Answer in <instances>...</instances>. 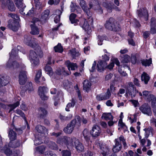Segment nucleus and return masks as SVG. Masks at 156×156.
I'll return each instance as SVG.
<instances>
[{"instance_id": "obj_1", "label": "nucleus", "mask_w": 156, "mask_h": 156, "mask_svg": "<svg viewBox=\"0 0 156 156\" xmlns=\"http://www.w3.org/2000/svg\"><path fill=\"white\" fill-rule=\"evenodd\" d=\"M81 120L80 116H76L74 119L72 120L71 123L68 124L64 128V131L66 133L70 134L73 132L75 126L78 127L80 126Z\"/></svg>"}, {"instance_id": "obj_2", "label": "nucleus", "mask_w": 156, "mask_h": 156, "mask_svg": "<svg viewBox=\"0 0 156 156\" xmlns=\"http://www.w3.org/2000/svg\"><path fill=\"white\" fill-rule=\"evenodd\" d=\"M17 55V53L14 49L12 50L10 53V58L6 64V67L9 68H15L18 67L19 64L16 62H13L12 58L16 57Z\"/></svg>"}, {"instance_id": "obj_3", "label": "nucleus", "mask_w": 156, "mask_h": 156, "mask_svg": "<svg viewBox=\"0 0 156 156\" xmlns=\"http://www.w3.org/2000/svg\"><path fill=\"white\" fill-rule=\"evenodd\" d=\"M143 96L147 98L148 100L152 101V106L153 108V110L154 115L156 116V98L153 95L151 94L150 92L147 91H143Z\"/></svg>"}, {"instance_id": "obj_4", "label": "nucleus", "mask_w": 156, "mask_h": 156, "mask_svg": "<svg viewBox=\"0 0 156 156\" xmlns=\"http://www.w3.org/2000/svg\"><path fill=\"white\" fill-rule=\"evenodd\" d=\"M119 141L123 143L124 147L126 146V144L125 141V140L123 136H121L119 138L116 139L115 140V144L112 149L113 151L115 153L119 152L122 148V146L119 142Z\"/></svg>"}, {"instance_id": "obj_5", "label": "nucleus", "mask_w": 156, "mask_h": 156, "mask_svg": "<svg viewBox=\"0 0 156 156\" xmlns=\"http://www.w3.org/2000/svg\"><path fill=\"white\" fill-rule=\"evenodd\" d=\"M73 137L71 138L69 137L64 136L62 138H58L57 139V143L61 144H66L70 146L73 145Z\"/></svg>"}, {"instance_id": "obj_6", "label": "nucleus", "mask_w": 156, "mask_h": 156, "mask_svg": "<svg viewBox=\"0 0 156 156\" xmlns=\"http://www.w3.org/2000/svg\"><path fill=\"white\" fill-rule=\"evenodd\" d=\"M125 88L126 93H128L132 97L135 96L136 91V89L134 88L132 82H129L127 83L126 85Z\"/></svg>"}, {"instance_id": "obj_7", "label": "nucleus", "mask_w": 156, "mask_h": 156, "mask_svg": "<svg viewBox=\"0 0 156 156\" xmlns=\"http://www.w3.org/2000/svg\"><path fill=\"white\" fill-rule=\"evenodd\" d=\"M24 41L26 44L33 48H34L36 45V40L34 38H31L27 35L24 36Z\"/></svg>"}, {"instance_id": "obj_8", "label": "nucleus", "mask_w": 156, "mask_h": 156, "mask_svg": "<svg viewBox=\"0 0 156 156\" xmlns=\"http://www.w3.org/2000/svg\"><path fill=\"white\" fill-rule=\"evenodd\" d=\"M140 110L144 114L149 116L151 115L152 112L150 106L147 104H144L142 105L140 108Z\"/></svg>"}, {"instance_id": "obj_9", "label": "nucleus", "mask_w": 156, "mask_h": 156, "mask_svg": "<svg viewBox=\"0 0 156 156\" xmlns=\"http://www.w3.org/2000/svg\"><path fill=\"white\" fill-rule=\"evenodd\" d=\"M30 58L31 63L36 66L39 63V59L35 51H30Z\"/></svg>"}, {"instance_id": "obj_10", "label": "nucleus", "mask_w": 156, "mask_h": 156, "mask_svg": "<svg viewBox=\"0 0 156 156\" xmlns=\"http://www.w3.org/2000/svg\"><path fill=\"white\" fill-rule=\"evenodd\" d=\"M39 21V19L37 18H34L32 20V24L30 25L31 31V34L34 35L38 34L39 33V30L36 26L35 23Z\"/></svg>"}, {"instance_id": "obj_11", "label": "nucleus", "mask_w": 156, "mask_h": 156, "mask_svg": "<svg viewBox=\"0 0 156 156\" xmlns=\"http://www.w3.org/2000/svg\"><path fill=\"white\" fill-rule=\"evenodd\" d=\"M73 144L72 146H75L77 150L79 151H82L84 149V147L82 144L80 142L78 139L73 137Z\"/></svg>"}, {"instance_id": "obj_12", "label": "nucleus", "mask_w": 156, "mask_h": 156, "mask_svg": "<svg viewBox=\"0 0 156 156\" xmlns=\"http://www.w3.org/2000/svg\"><path fill=\"white\" fill-rule=\"evenodd\" d=\"M100 147L101 150V153L103 156H110L109 148L105 144H101Z\"/></svg>"}, {"instance_id": "obj_13", "label": "nucleus", "mask_w": 156, "mask_h": 156, "mask_svg": "<svg viewBox=\"0 0 156 156\" xmlns=\"http://www.w3.org/2000/svg\"><path fill=\"white\" fill-rule=\"evenodd\" d=\"M101 133L100 127L97 125L94 126L90 131V133L93 137H96L99 136Z\"/></svg>"}, {"instance_id": "obj_14", "label": "nucleus", "mask_w": 156, "mask_h": 156, "mask_svg": "<svg viewBox=\"0 0 156 156\" xmlns=\"http://www.w3.org/2000/svg\"><path fill=\"white\" fill-rule=\"evenodd\" d=\"M115 20L112 18H110L106 22L105 24V27L107 29L112 30L115 27Z\"/></svg>"}, {"instance_id": "obj_15", "label": "nucleus", "mask_w": 156, "mask_h": 156, "mask_svg": "<svg viewBox=\"0 0 156 156\" xmlns=\"http://www.w3.org/2000/svg\"><path fill=\"white\" fill-rule=\"evenodd\" d=\"M27 76L26 73L25 71L20 72L19 75V82L20 84H24L26 81Z\"/></svg>"}, {"instance_id": "obj_16", "label": "nucleus", "mask_w": 156, "mask_h": 156, "mask_svg": "<svg viewBox=\"0 0 156 156\" xmlns=\"http://www.w3.org/2000/svg\"><path fill=\"white\" fill-rule=\"evenodd\" d=\"M114 63L116 65L119 66V62L117 58H113L111 59V62L109 65L107 66L106 68L110 70L112 69L114 66Z\"/></svg>"}, {"instance_id": "obj_17", "label": "nucleus", "mask_w": 156, "mask_h": 156, "mask_svg": "<svg viewBox=\"0 0 156 156\" xmlns=\"http://www.w3.org/2000/svg\"><path fill=\"white\" fill-rule=\"evenodd\" d=\"M35 129L37 131L41 133L46 135L48 133V130L44 126L41 125H38L35 127Z\"/></svg>"}, {"instance_id": "obj_18", "label": "nucleus", "mask_w": 156, "mask_h": 156, "mask_svg": "<svg viewBox=\"0 0 156 156\" xmlns=\"http://www.w3.org/2000/svg\"><path fill=\"white\" fill-rule=\"evenodd\" d=\"M89 6L90 8H91L93 6H95L94 7L95 9L99 10L100 12H102V10L100 6V5L98 1L94 0H91L89 3Z\"/></svg>"}, {"instance_id": "obj_19", "label": "nucleus", "mask_w": 156, "mask_h": 156, "mask_svg": "<svg viewBox=\"0 0 156 156\" xmlns=\"http://www.w3.org/2000/svg\"><path fill=\"white\" fill-rule=\"evenodd\" d=\"M19 23L16 21H14V22L11 24L9 23L7 27L9 29H11L13 31H16L18 30L19 27Z\"/></svg>"}, {"instance_id": "obj_20", "label": "nucleus", "mask_w": 156, "mask_h": 156, "mask_svg": "<svg viewBox=\"0 0 156 156\" xmlns=\"http://www.w3.org/2000/svg\"><path fill=\"white\" fill-rule=\"evenodd\" d=\"M9 82V77L4 76H0V87L7 84Z\"/></svg>"}, {"instance_id": "obj_21", "label": "nucleus", "mask_w": 156, "mask_h": 156, "mask_svg": "<svg viewBox=\"0 0 156 156\" xmlns=\"http://www.w3.org/2000/svg\"><path fill=\"white\" fill-rule=\"evenodd\" d=\"M151 32L152 34L156 33V21L154 18H152L151 20Z\"/></svg>"}, {"instance_id": "obj_22", "label": "nucleus", "mask_w": 156, "mask_h": 156, "mask_svg": "<svg viewBox=\"0 0 156 156\" xmlns=\"http://www.w3.org/2000/svg\"><path fill=\"white\" fill-rule=\"evenodd\" d=\"M83 21H84V22L82 26V27L85 31L87 32L88 34H89L91 32L90 28L87 22V21L85 20H83Z\"/></svg>"}, {"instance_id": "obj_23", "label": "nucleus", "mask_w": 156, "mask_h": 156, "mask_svg": "<svg viewBox=\"0 0 156 156\" xmlns=\"http://www.w3.org/2000/svg\"><path fill=\"white\" fill-rule=\"evenodd\" d=\"M38 111L39 116L41 118H43L48 113L47 110L45 108L43 107L40 108L38 110Z\"/></svg>"}, {"instance_id": "obj_24", "label": "nucleus", "mask_w": 156, "mask_h": 156, "mask_svg": "<svg viewBox=\"0 0 156 156\" xmlns=\"http://www.w3.org/2000/svg\"><path fill=\"white\" fill-rule=\"evenodd\" d=\"M106 63L101 60H99L97 64V70L101 72L104 70V67L106 65Z\"/></svg>"}, {"instance_id": "obj_25", "label": "nucleus", "mask_w": 156, "mask_h": 156, "mask_svg": "<svg viewBox=\"0 0 156 156\" xmlns=\"http://www.w3.org/2000/svg\"><path fill=\"white\" fill-rule=\"evenodd\" d=\"M101 118L106 120H113V117L111 113H103Z\"/></svg>"}, {"instance_id": "obj_26", "label": "nucleus", "mask_w": 156, "mask_h": 156, "mask_svg": "<svg viewBox=\"0 0 156 156\" xmlns=\"http://www.w3.org/2000/svg\"><path fill=\"white\" fill-rule=\"evenodd\" d=\"M66 65L67 66L68 69L70 70V69L71 68L72 70H74L75 69L77 68V66L76 63H71L69 61H68L65 62Z\"/></svg>"}, {"instance_id": "obj_27", "label": "nucleus", "mask_w": 156, "mask_h": 156, "mask_svg": "<svg viewBox=\"0 0 156 156\" xmlns=\"http://www.w3.org/2000/svg\"><path fill=\"white\" fill-rule=\"evenodd\" d=\"M149 76L146 73L144 72L141 75L142 81H144L145 84H147L150 80Z\"/></svg>"}, {"instance_id": "obj_28", "label": "nucleus", "mask_w": 156, "mask_h": 156, "mask_svg": "<svg viewBox=\"0 0 156 156\" xmlns=\"http://www.w3.org/2000/svg\"><path fill=\"white\" fill-rule=\"evenodd\" d=\"M7 5L8 9L11 11H14L15 10V7L12 1L10 0H7Z\"/></svg>"}, {"instance_id": "obj_29", "label": "nucleus", "mask_w": 156, "mask_h": 156, "mask_svg": "<svg viewBox=\"0 0 156 156\" xmlns=\"http://www.w3.org/2000/svg\"><path fill=\"white\" fill-rule=\"evenodd\" d=\"M83 84L84 90L88 91L91 86L90 82L88 80H85L84 81Z\"/></svg>"}, {"instance_id": "obj_30", "label": "nucleus", "mask_w": 156, "mask_h": 156, "mask_svg": "<svg viewBox=\"0 0 156 156\" xmlns=\"http://www.w3.org/2000/svg\"><path fill=\"white\" fill-rule=\"evenodd\" d=\"M105 6L108 9V11L109 12L111 11V10L112 8L115 9L116 11H120V9L119 7L112 5V4L111 3H109L107 5L106 4V5Z\"/></svg>"}, {"instance_id": "obj_31", "label": "nucleus", "mask_w": 156, "mask_h": 156, "mask_svg": "<svg viewBox=\"0 0 156 156\" xmlns=\"http://www.w3.org/2000/svg\"><path fill=\"white\" fill-rule=\"evenodd\" d=\"M9 137L10 140L12 141L16 139V134L12 130H10L9 132Z\"/></svg>"}, {"instance_id": "obj_32", "label": "nucleus", "mask_w": 156, "mask_h": 156, "mask_svg": "<svg viewBox=\"0 0 156 156\" xmlns=\"http://www.w3.org/2000/svg\"><path fill=\"white\" fill-rule=\"evenodd\" d=\"M83 134L84 138L87 142H88L90 140V136L88 131L87 129H84L83 132Z\"/></svg>"}, {"instance_id": "obj_33", "label": "nucleus", "mask_w": 156, "mask_h": 156, "mask_svg": "<svg viewBox=\"0 0 156 156\" xmlns=\"http://www.w3.org/2000/svg\"><path fill=\"white\" fill-rule=\"evenodd\" d=\"M20 142L18 140L16 141L10 142L8 145V146L12 148H16L20 146Z\"/></svg>"}, {"instance_id": "obj_34", "label": "nucleus", "mask_w": 156, "mask_h": 156, "mask_svg": "<svg viewBox=\"0 0 156 156\" xmlns=\"http://www.w3.org/2000/svg\"><path fill=\"white\" fill-rule=\"evenodd\" d=\"M49 11L48 10H47L43 12L42 14L41 19L42 20H46L48 19Z\"/></svg>"}, {"instance_id": "obj_35", "label": "nucleus", "mask_w": 156, "mask_h": 156, "mask_svg": "<svg viewBox=\"0 0 156 156\" xmlns=\"http://www.w3.org/2000/svg\"><path fill=\"white\" fill-rule=\"evenodd\" d=\"M142 65L145 66H149L152 63L151 59V58L147 59H143L141 60Z\"/></svg>"}, {"instance_id": "obj_36", "label": "nucleus", "mask_w": 156, "mask_h": 156, "mask_svg": "<svg viewBox=\"0 0 156 156\" xmlns=\"http://www.w3.org/2000/svg\"><path fill=\"white\" fill-rule=\"evenodd\" d=\"M2 150V151L7 156H10L12 154L11 150L8 148L7 146H5Z\"/></svg>"}, {"instance_id": "obj_37", "label": "nucleus", "mask_w": 156, "mask_h": 156, "mask_svg": "<svg viewBox=\"0 0 156 156\" xmlns=\"http://www.w3.org/2000/svg\"><path fill=\"white\" fill-rule=\"evenodd\" d=\"M138 15L141 17H142L144 16L146 20L148 16V13L146 9H143V11H142L141 12H140V11H138Z\"/></svg>"}, {"instance_id": "obj_38", "label": "nucleus", "mask_w": 156, "mask_h": 156, "mask_svg": "<svg viewBox=\"0 0 156 156\" xmlns=\"http://www.w3.org/2000/svg\"><path fill=\"white\" fill-rule=\"evenodd\" d=\"M68 54L69 55L71 56L73 58L78 56L79 54L76 52L75 51V48H73L69 51Z\"/></svg>"}, {"instance_id": "obj_39", "label": "nucleus", "mask_w": 156, "mask_h": 156, "mask_svg": "<svg viewBox=\"0 0 156 156\" xmlns=\"http://www.w3.org/2000/svg\"><path fill=\"white\" fill-rule=\"evenodd\" d=\"M76 16V14L74 13L71 14L69 17V20L72 23H77L78 20L75 19Z\"/></svg>"}, {"instance_id": "obj_40", "label": "nucleus", "mask_w": 156, "mask_h": 156, "mask_svg": "<svg viewBox=\"0 0 156 156\" xmlns=\"http://www.w3.org/2000/svg\"><path fill=\"white\" fill-rule=\"evenodd\" d=\"M16 4L17 7L20 9L23 7H26L23 2V0H16Z\"/></svg>"}, {"instance_id": "obj_41", "label": "nucleus", "mask_w": 156, "mask_h": 156, "mask_svg": "<svg viewBox=\"0 0 156 156\" xmlns=\"http://www.w3.org/2000/svg\"><path fill=\"white\" fill-rule=\"evenodd\" d=\"M45 72L50 76L52 75L53 73L52 68L49 66L46 65L45 68Z\"/></svg>"}, {"instance_id": "obj_42", "label": "nucleus", "mask_w": 156, "mask_h": 156, "mask_svg": "<svg viewBox=\"0 0 156 156\" xmlns=\"http://www.w3.org/2000/svg\"><path fill=\"white\" fill-rule=\"evenodd\" d=\"M75 104V101L74 100H72L71 102L69 103L67 105L66 107V110L67 111H69V108L71 107H73Z\"/></svg>"}, {"instance_id": "obj_43", "label": "nucleus", "mask_w": 156, "mask_h": 156, "mask_svg": "<svg viewBox=\"0 0 156 156\" xmlns=\"http://www.w3.org/2000/svg\"><path fill=\"white\" fill-rule=\"evenodd\" d=\"M48 89L47 87H40L38 89V94H40V93H45L47 92Z\"/></svg>"}, {"instance_id": "obj_44", "label": "nucleus", "mask_w": 156, "mask_h": 156, "mask_svg": "<svg viewBox=\"0 0 156 156\" xmlns=\"http://www.w3.org/2000/svg\"><path fill=\"white\" fill-rule=\"evenodd\" d=\"M26 90H28V92H30L33 90V88L32 84L31 82H29L27 83L25 86Z\"/></svg>"}, {"instance_id": "obj_45", "label": "nucleus", "mask_w": 156, "mask_h": 156, "mask_svg": "<svg viewBox=\"0 0 156 156\" xmlns=\"http://www.w3.org/2000/svg\"><path fill=\"white\" fill-rule=\"evenodd\" d=\"M55 52H62L63 51L62 48L60 44H58L54 48Z\"/></svg>"}, {"instance_id": "obj_46", "label": "nucleus", "mask_w": 156, "mask_h": 156, "mask_svg": "<svg viewBox=\"0 0 156 156\" xmlns=\"http://www.w3.org/2000/svg\"><path fill=\"white\" fill-rule=\"evenodd\" d=\"M15 112L23 117L24 119L25 122L27 123V121L26 119L25 114L20 109H17L15 111Z\"/></svg>"}, {"instance_id": "obj_47", "label": "nucleus", "mask_w": 156, "mask_h": 156, "mask_svg": "<svg viewBox=\"0 0 156 156\" xmlns=\"http://www.w3.org/2000/svg\"><path fill=\"white\" fill-rule=\"evenodd\" d=\"M98 44L99 45H101L102 44L103 41L105 40L106 37L105 36H98Z\"/></svg>"}, {"instance_id": "obj_48", "label": "nucleus", "mask_w": 156, "mask_h": 156, "mask_svg": "<svg viewBox=\"0 0 156 156\" xmlns=\"http://www.w3.org/2000/svg\"><path fill=\"white\" fill-rule=\"evenodd\" d=\"M130 57L129 56L126 55L122 58V62L123 63H128L130 61Z\"/></svg>"}, {"instance_id": "obj_49", "label": "nucleus", "mask_w": 156, "mask_h": 156, "mask_svg": "<svg viewBox=\"0 0 156 156\" xmlns=\"http://www.w3.org/2000/svg\"><path fill=\"white\" fill-rule=\"evenodd\" d=\"M102 94L104 98V100L108 99L111 95V94L109 89L107 90V92L105 94Z\"/></svg>"}, {"instance_id": "obj_50", "label": "nucleus", "mask_w": 156, "mask_h": 156, "mask_svg": "<svg viewBox=\"0 0 156 156\" xmlns=\"http://www.w3.org/2000/svg\"><path fill=\"white\" fill-rule=\"evenodd\" d=\"M20 103L18 101L16 102L13 105H10L8 106L10 108V109L9 111V112H10L11 111L15 108L16 107L19 105Z\"/></svg>"}, {"instance_id": "obj_51", "label": "nucleus", "mask_w": 156, "mask_h": 156, "mask_svg": "<svg viewBox=\"0 0 156 156\" xmlns=\"http://www.w3.org/2000/svg\"><path fill=\"white\" fill-rule=\"evenodd\" d=\"M72 114H69V115L67 116H65L62 115H60L59 116L60 119L62 121L70 119L72 117Z\"/></svg>"}, {"instance_id": "obj_52", "label": "nucleus", "mask_w": 156, "mask_h": 156, "mask_svg": "<svg viewBox=\"0 0 156 156\" xmlns=\"http://www.w3.org/2000/svg\"><path fill=\"white\" fill-rule=\"evenodd\" d=\"M41 70H38L37 73L35 80L36 82L38 83L39 82V78L41 76Z\"/></svg>"}, {"instance_id": "obj_53", "label": "nucleus", "mask_w": 156, "mask_h": 156, "mask_svg": "<svg viewBox=\"0 0 156 156\" xmlns=\"http://www.w3.org/2000/svg\"><path fill=\"white\" fill-rule=\"evenodd\" d=\"M63 11V8H62L61 10H56L54 12L53 15L54 16H60V15L62 12Z\"/></svg>"}, {"instance_id": "obj_54", "label": "nucleus", "mask_w": 156, "mask_h": 156, "mask_svg": "<svg viewBox=\"0 0 156 156\" xmlns=\"http://www.w3.org/2000/svg\"><path fill=\"white\" fill-rule=\"evenodd\" d=\"M49 147L53 149H57V146L56 144L54 142L50 141L48 144Z\"/></svg>"}, {"instance_id": "obj_55", "label": "nucleus", "mask_w": 156, "mask_h": 156, "mask_svg": "<svg viewBox=\"0 0 156 156\" xmlns=\"http://www.w3.org/2000/svg\"><path fill=\"white\" fill-rule=\"evenodd\" d=\"M36 47H37L38 48L37 50H35L36 52L37 53V55H38L40 57H42L43 55V53L42 52V51H41V48H40L38 47L37 45L36 44V45L34 47V48H35Z\"/></svg>"}, {"instance_id": "obj_56", "label": "nucleus", "mask_w": 156, "mask_h": 156, "mask_svg": "<svg viewBox=\"0 0 156 156\" xmlns=\"http://www.w3.org/2000/svg\"><path fill=\"white\" fill-rule=\"evenodd\" d=\"M20 12L23 15H26L27 16V13L28 12V10L27 8H26L25 7H23L21 8L20 9Z\"/></svg>"}, {"instance_id": "obj_57", "label": "nucleus", "mask_w": 156, "mask_h": 156, "mask_svg": "<svg viewBox=\"0 0 156 156\" xmlns=\"http://www.w3.org/2000/svg\"><path fill=\"white\" fill-rule=\"evenodd\" d=\"M36 150L40 153H43L45 150V148L44 146H41L36 148Z\"/></svg>"}, {"instance_id": "obj_58", "label": "nucleus", "mask_w": 156, "mask_h": 156, "mask_svg": "<svg viewBox=\"0 0 156 156\" xmlns=\"http://www.w3.org/2000/svg\"><path fill=\"white\" fill-rule=\"evenodd\" d=\"M71 8V11L72 12H75V10L78 8V7L75 5L73 2H71L70 5Z\"/></svg>"}, {"instance_id": "obj_59", "label": "nucleus", "mask_w": 156, "mask_h": 156, "mask_svg": "<svg viewBox=\"0 0 156 156\" xmlns=\"http://www.w3.org/2000/svg\"><path fill=\"white\" fill-rule=\"evenodd\" d=\"M39 95L43 100H47L48 99V97L45 95L44 93H40Z\"/></svg>"}, {"instance_id": "obj_60", "label": "nucleus", "mask_w": 156, "mask_h": 156, "mask_svg": "<svg viewBox=\"0 0 156 156\" xmlns=\"http://www.w3.org/2000/svg\"><path fill=\"white\" fill-rule=\"evenodd\" d=\"M9 16L16 20H18L19 19V16L13 14L12 13H9Z\"/></svg>"}, {"instance_id": "obj_61", "label": "nucleus", "mask_w": 156, "mask_h": 156, "mask_svg": "<svg viewBox=\"0 0 156 156\" xmlns=\"http://www.w3.org/2000/svg\"><path fill=\"white\" fill-rule=\"evenodd\" d=\"M21 108L24 111H27L28 110V108L26 106L24 102H23L20 105Z\"/></svg>"}, {"instance_id": "obj_62", "label": "nucleus", "mask_w": 156, "mask_h": 156, "mask_svg": "<svg viewBox=\"0 0 156 156\" xmlns=\"http://www.w3.org/2000/svg\"><path fill=\"white\" fill-rule=\"evenodd\" d=\"M62 156H70L71 153L68 151H62Z\"/></svg>"}, {"instance_id": "obj_63", "label": "nucleus", "mask_w": 156, "mask_h": 156, "mask_svg": "<svg viewBox=\"0 0 156 156\" xmlns=\"http://www.w3.org/2000/svg\"><path fill=\"white\" fill-rule=\"evenodd\" d=\"M62 70H61L60 69H58L57 70L56 73L58 75H60L63 72H64L65 71L64 68L63 67H62Z\"/></svg>"}, {"instance_id": "obj_64", "label": "nucleus", "mask_w": 156, "mask_h": 156, "mask_svg": "<svg viewBox=\"0 0 156 156\" xmlns=\"http://www.w3.org/2000/svg\"><path fill=\"white\" fill-rule=\"evenodd\" d=\"M118 126L121 127L123 128L125 126L124 124L122 122V119H120L119 121Z\"/></svg>"}]
</instances>
